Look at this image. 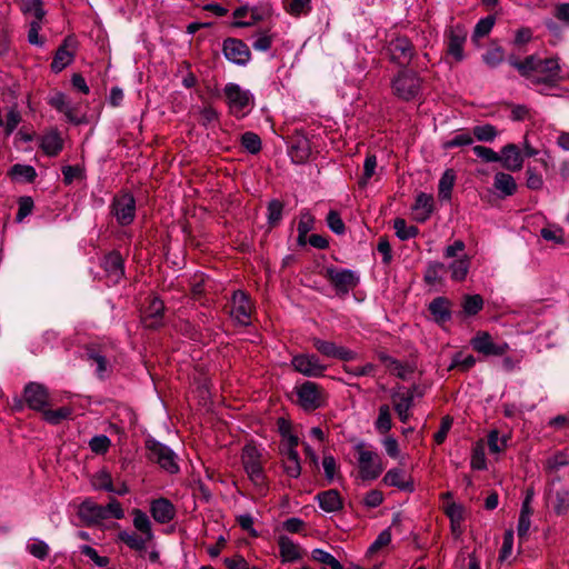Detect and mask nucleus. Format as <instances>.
I'll return each mask as SVG.
<instances>
[{"instance_id":"nucleus-31","label":"nucleus","mask_w":569,"mask_h":569,"mask_svg":"<svg viewBox=\"0 0 569 569\" xmlns=\"http://www.w3.org/2000/svg\"><path fill=\"white\" fill-rule=\"evenodd\" d=\"M79 515L84 520L92 523L106 520L104 506L98 505L90 500H86L80 505Z\"/></svg>"},{"instance_id":"nucleus-45","label":"nucleus","mask_w":569,"mask_h":569,"mask_svg":"<svg viewBox=\"0 0 569 569\" xmlns=\"http://www.w3.org/2000/svg\"><path fill=\"white\" fill-rule=\"evenodd\" d=\"M508 445V437L500 436L499 431L492 430L488 435L489 451L493 455H499L505 451Z\"/></svg>"},{"instance_id":"nucleus-24","label":"nucleus","mask_w":569,"mask_h":569,"mask_svg":"<svg viewBox=\"0 0 569 569\" xmlns=\"http://www.w3.org/2000/svg\"><path fill=\"white\" fill-rule=\"evenodd\" d=\"M101 266L112 283H118L124 276L123 258L118 251L107 253Z\"/></svg>"},{"instance_id":"nucleus-60","label":"nucleus","mask_w":569,"mask_h":569,"mask_svg":"<svg viewBox=\"0 0 569 569\" xmlns=\"http://www.w3.org/2000/svg\"><path fill=\"white\" fill-rule=\"evenodd\" d=\"M472 152L476 157L480 158L482 161L487 163L497 162L498 153L493 149L485 147V146H475L472 147Z\"/></svg>"},{"instance_id":"nucleus-64","label":"nucleus","mask_w":569,"mask_h":569,"mask_svg":"<svg viewBox=\"0 0 569 569\" xmlns=\"http://www.w3.org/2000/svg\"><path fill=\"white\" fill-rule=\"evenodd\" d=\"M8 174L12 178H36L37 172L33 167L27 164H14L9 170Z\"/></svg>"},{"instance_id":"nucleus-11","label":"nucleus","mask_w":569,"mask_h":569,"mask_svg":"<svg viewBox=\"0 0 569 569\" xmlns=\"http://www.w3.org/2000/svg\"><path fill=\"white\" fill-rule=\"evenodd\" d=\"M230 112L238 118H242L246 112L244 109L251 102V96L248 91L242 90L236 83H228L223 89Z\"/></svg>"},{"instance_id":"nucleus-61","label":"nucleus","mask_w":569,"mask_h":569,"mask_svg":"<svg viewBox=\"0 0 569 569\" xmlns=\"http://www.w3.org/2000/svg\"><path fill=\"white\" fill-rule=\"evenodd\" d=\"M28 551L38 559H46L49 555V547L46 542L34 539L27 546Z\"/></svg>"},{"instance_id":"nucleus-14","label":"nucleus","mask_w":569,"mask_h":569,"mask_svg":"<svg viewBox=\"0 0 569 569\" xmlns=\"http://www.w3.org/2000/svg\"><path fill=\"white\" fill-rule=\"evenodd\" d=\"M23 398L26 405L34 411L41 412L44 408L51 406V398L48 389L40 383L30 382L24 387Z\"/></svg>"},{"instance_id":"nucleus-12","label":"nucleus","mask_w":569,"mask_h":569,"mask_svg":"<svg viewBox=\"0 0 569 569\" xmlns=\"http://www.w3.org/2000/svg\"><path fill=\"white\" fill-rule=\"evenodd\" d=\"M327 280L333 286L338 295H347L357 287L359 278L351 270L328 268L326 270Z\"/></svg>"},{"instance_id":"nucleus-6","label":"nucleus","mask_w":569,"mask_h":569,"mask_svg":"<svg viewBox=\"0 0 569 569\" xmlns=\"http://www.w3.org/2000/svg\"><path fill=\"white\" fill-rule=\"evenodd\" d=\"M299 405L307 411H313L326 402L325 390L312 381H306L297 388Z\"/></svg>"},{"instance_id":"nucleus-44","label":"nucleus","mask_w":569,"mask_h":569,"mask_svg":"<svg viewBox=\"0 0 569 569\" xmlns=\"http://www.w3.org/2000/svg\"><path fill=\"white\" fill-rule=\"evenodd\" d=\"M393 230L396 231V236L401 240L412 239L419 232L416 226L407 224L403 219L393 220Z\"/></svg>"},{"instance_id":"nucleus-37","label":"nucleus","mask_w":569,"mask_h":569,"mask_svg":"<svg viewBox=\"0 0 569 569\" xmlns=\"http://www.w3.org/2000/svg\"><path fill=\"white\" fill-rule=\"evenodd\" d=\"M447 267L441 262H431L425 271V281L430 286H436L442 282Z\"/></svg>"},{"instance_id":"nucleus-51","label":"nucleus","mask_w":569,"mask_h":569,"mask_svg":"<svg viewBox=\"0 0 569 569\" xmlns=\"http://www.w3.org/2000/svg\"><path fill=\"white\" fill-rule=\"evenodd\" d=\"M241 146L250 153L256 154L261 150L260 137L251 131L241 136Z\"/></svg>"},{"instance_id":"nucleus-21","label":"nucleus","mask_w":569,"mask_h":569,"mask_svg":"<svg viewBox=\"0 0 569 569\" xmlns=\"http://www.w3.org/2000/svg\"><path fill=\"white\" fill-rule=\"evenodd\" d=\"M312 345L318 352L327 358L339 359L342 361H350L355 358L353 351L346 349L345 347L337 346L332 341L312 338Z\"/></svg>"},{"instance_id":"nucleus-47","label":"nucleus","mask_w":569,"mask_h":569,"mask_svg":"<svg viewBox=\"0 0 569 569\" xmlns=\"http://www.w3.org/2000/svg\"><path fill=\"white\" fill-rule=\"evenodd\" d=\"M505 59V51L502 47L495 46L492 48H489L483 54H482V61L490 68L498 67Z\"/></svg>"},{"instance_id":"nucleus-22","label":"nucleus","mask_w":569,"mask_h":569,"mask_svg":"<svg viewBox=\"0 0 569 569\" xmlns=\"http://www.w3.org/2000/svg\"><path fill=\"white\" fill-rule=\"evenodd\" d=\"M415 54L416 50L409 38L393 34V63L399 64L400 68H409Z\"/></svg>"},{"instance_id":"nucleus-28","label":"nucleus","mask_w":569,"mask_h":569,"mask_svg":"<svg viewBox=\"0 0 569 569\" xmlns=\"http://www.w3.org/2000/svg\"><path fill=\"white\" fill-rule=\"evenodd\" d=\"M466 41V32L459 28L450 29L448 36V54L452 56L457 62L463 60V43Z\"/></svg>"},{"instance_id":"nucleus-49","label":"nucleus","mask_w":569,"mask_h":569,"mask_svg":"<svg viewBox=\"0 0 569 569\" xmlns=\"http://www.w3.org/2000/svg\"><path fill=\"white\" fill-rule=\"evenodd\" d=\"M568 465H569V455L563 451H559L547 459L545 468L548 472H556L560 468L566 467Z\"/></svg>"},{"instance_id":"nucleus-16","label":"nucleus","mask_w":569,"mask_h":569,"mask_svg":"<svg viewBox=\"0 0 569 569\" xmlns=\"http://www.w3.org/2000/svg\"><path fill=\"white\" fill-rule=\"evenodd\" d=\"M521 151L523 154V159L525 158L532 159V161L529 162V164H528L527 178H541L542 177V172L540 170H538L537 164H540L545 169V172L547 174L549 173L548 167H549V158L550 157L546 150H538V149L533 148L527 140H525L523 150H521Z\"/></svg>"},{"instance_id":"nucleus-32","label":"nucleus","mask_w":569,"mask_h":569,"mask_svg":"<svg viewBox=\"0 0 569 569\" xmlns=\"http://www.w3.org/2000/svg\"><path fill=\"white\" fill-rule=\"evenodd\" d=\"M470 269V258L467 254L453 259L447 267V271H450V277L453 281H463Z\"/></svg>"},{"instance_id":"nucleus-13","label":"nucleus","mask_w":569,"mask_h":569,"mask_svg":"<svg viewBox=\"0 0 569 569\" xmlns=\"http://www.w3.org/2000/svg\"><path fill=\"white\" fill-rule=\"evenodd\" d=\"M77 47L78 41L74 36H67L54 53L50 66L51 70L56 73H59L66 67L70 66L74 60Z\"/></svg>"},{"instance_id":"nucleus-42","label":"nucleus","mask_w":569,"mask_h":569,"mask_svg":"<svg viewBox=\"0 0 569 569\" xmlns=\"http://www.w3.org/2000/svg\"><path fill=\"white\" fill-rule=\"evenodd\" d=\"M498 133L497 128L490 123L475 126L472 128L473 139L476 138L478 141L482 142H492L497 138Z\"/></svg>"},{"instance_id":"nucleus-3","label":"nucleus","mask_w":569,"mask_h":569,"mask_svg":"<svg viewBox=\"0 0 569 569\" xmlns=\"http://www.w3.org/2000/svg\"><path fill=\"white\" fill-rule=\"evenodd\" d=\"M147 458L158 463L163 470L169 473L179 471V466L176 461V453L166 445L157 441L153 438H147L144 441Z\"/></svg>"},{"instance_id":"nucleus-5","label":"nucleus","mask_w":569,"mask_h":569,"mask_svg":"<svg viewBox=\"0 0 569 569\" xmlns=\"http://www.w3.org/2000/svg\"><path fill=\"white\" fill-rule=\"evenodd\" d=\"M355 450L358 455L357 459L361 477L363 479L377 478L382 471L379 455L363 442L356 445Z\"/></svg>"},{"instance_id":"nucleus-63","label":"nucleus","mask_w":569,"mask_h":569,"mask_svg":"<svg viewBox=\"0 0 569 569\" xmlns=\"http://www.w3.org/2000/svg\"><path fill=\"white\" fill-rule=\"evenodd\" d=\"M18 212L16 216V220L21 222L27 216L32 212L33 209V200L31 197H20L18 200Z\"/></svg>"},{"instance_id":"nucleus-4","label":"nucleus","mask_w":569,"mask_h":569,"mask_svg":"<svg viewBox=\"0 0 569 569\" xmlns=\"http://www.w3.org/2000/svg\"><path fill=\"white\" fill-rule=\"evenodd\" d=\"M421 80L411 68H401L398 77L393 79V94L409 101L416 99L420 92Z\"/></svg>"},{"instance_id":"nucleus-17","label":"nucleus","mask_w":569,"mask_h":569,"mask_svg":"<svg viewBox=\"0 0 569 569\" xmlns=\"http://www.w3.org/2000/svg\"><path fill=\"white\" fill-rule=\"evenodd\" d=\"M112 212L122 226L130 224L136 214V201L131 193L123 192L113 199Z\"/></svg>"},{"instance_id":"nucleus-33","label":"nucleus","mask_w":569,"mask_h":569,"mask_svg":"<svg viewBox=\"0 0 569 569\" xmlns=\"http://www.w3.org/2000/svg\"><path fill=\"white\" fill-rule=\"evenodd\" d=\"M280 557L284 562H292L301 558L300 548L291 539L280 536L278 539Z\"/></svg>"},{"instance_id":"nucleus-52","label":"nucleus","mask_w":569,"mask_h":569,"mask_svg":"<svg viewBox=\"0 0 569 569\" xmlns=\"http://www.w3.org/2000/svg\"><path fill=\"white\" fill-rule=\"evenodd\" d=\"M92 486L96 489L106 490L109 492L114 490L111 475L106 470H101L92 477Z\"/></svg>"},{"instance_id":"nucleus-59","label":"nucleus","mask_w":569,"mask_h":569,"mask_svg":"<svg viewBox=\"0 0 569 569\" xmlns=\"http://www.w3.org/2000/svg\"><path fill=\"white\" fill-rule=\"evenodd\" d=\"M493 188L498 197L505 198L516 191L517 184L516 180H495Z\"/></svg>"},{"instance_id":"nucleus-26","label":"nucleus","mask_w":569,"mask_h":569,"mask_svg":"<svg viewBox=\"0 0 569 569\" xmlns=\"http://www.w3.org/2000/svg\"><path fill=\"white\" fill-rule=\"evenodd\" d=\"M289 154L293 162L303 163L311 156V144L309 139L300 132L291 137Z\"/></svg>"},{"instance_id":"nucleus-54","label":"nucleus","mask_w":569,"mask_h":569,"mask_svg":"<svg viewBox=\"0 0 569 569\" xmlns=\"http://www.w3.org/2000/svg\"><path fill=\"white\" fill-rule=\"evenodd\" d=\"M376 428L380 433H386L391 429V412L388 405L380 407Z\"/></svg>"},{"instance_id":"nucleus-46","label":"nucleus","mask_w":569,"mask_h":569,"mask_svg":"<svg viewBox=\"0 0 569 569\" xmlns=\"http://www.w3.org/2000/svg\"><path fill=\"white\" fill-rule=\"evenodd\" d=\"M473 142V137L468 131H460L452 138L443 142V149L450 150L453 148L470 146Z\"/></svg>"},{"instance_id":"nucleus-57","label":"nucleus","mask_w":569,"mask_h":569,"mask_svg":"<svg viewBox=\"0 0 569 569\" xmlns=\"http://www.w3.org/2000/svg\"><path fill=\"white\" fill-rule=\"evenodd\" d=\"M23 12L32 13L34 19L31 22H42L46 17L43 2L41 0H31L23 7Z\"/></svg>"},{"instance_id":"nucleus-55","label":"nucleus","mask_w":569,"mask_h":569,"mask_svg":"<svg viewBox=\"0 0 569 569\" xmlns=\"http://www.w3.org/2000/svg\"><path fill=\"white\" fill-rule=\"evenodd\" d=\"M311 557L315 561L329 566L330 569H341V563L331 553L322 549L312 550Z\"/></svg>"},{"instance_id":"nucleus-27","label":"nucleus","mask_w":569,"mask_h":569,"mask_svg":"<svg viewBox=\"0 0 569 569\" xmlns=\"http://www.w3.org/2000/svg\"><path fill=\"white\" fill-rule=\"evenodd\" d=\"M433 197L428 193H419L412 206V214L416 221L425 222L428 220L433 211Z\"/></svg>"},{"instance_id":"nucleus-36","label":"nucleus","mask_w":569,"mask_h":569,"mask_svg":"<svg viewBox=\"0 0 569 569\" xmlns=\"http://www.w3.org/2000/svg\"><path fill=\"white\" fill-rule=\"evenodd\" d=\"M131 513L133 516V527L147 537L148 540H151L153 538V533L151 529V521L147 513L138 508H134Z\"/></svg>"},{"instance_id":"nucleus-43","label":"nucleus","mask_w":569,"mask_h":569,"mask_svg":"<svg viewBox=\"0 0 569 569\" xmlns=\"http://www.w3.org/2000/svg\"><path fill=\"white\" fill-rule=\"evenodd\" d=\"M283 6L289 14L299 17L311 10V0H283Z\"/></svg>"},{"instance_id":"nucleus-19","label":"nucleus","mask_w":569,"mask_h":569,"mask_svg":"<svg viewBox=\"0 0 569 569\" xmlns=\"http://www.w3.org/2000/svg\"><path fill=\"white\" fill-rule=\"evenodd\" d=\"M500 166L509 172H518L523 166V154L516 143H507L498 153Z\"/></svg>"},{"instance_id":"nucleus-29","label":"nucleus","mask_w":569,"mask_h":569,"mask_svg":"<svg viewBox=\"0 0 569 569\" xmlns=\"http://www.w3.org/2000/svg\"><path fill=\"white\" fill-rule=\"evenodd\" d=\"M320 508L326 512H337L342 509L343 502L340 493L336 489L321 491L317 495Z\"/></svg>"},{"instance_id":"nucleus-18","label":"nucleus","mask_w":569,"mask_h":569,"mask_svg":"<svg viewBox=\"0 0 569 569\" xmlns=\"http://www.w3.org/2000/svg\"><path fill=\"white\" fill-rule=\"evenodd\" d=\"M471 347L485 356H503L509 350L507 342L495 343L487 331H479L470 341Z\"/></svg>"},{"instance_id":"nucleus-50","label":"nucleus","mask_w":569,"mask_h":569,"mask_svg":"<svg viewBox=\"0 0 569 569\" xmlns=\"http://www.w3.org/2000/svg\"><path fill=\"white\" fill-rule=\"evenodd\" d=\"M393 488L402 492H412L415 487L411 476L406 471H393Z\"/></svg>"},{"instance_id":"nucleus-53","label":"nucleus","mask_w":569,"mask_h":569,"mask_svg":"<svg viewBox=\"0 0 569 569\" xmlns=\"http://www.w3.org/2000/svg\"><path fill=\"white\" fill-rule=\"evenodd\" d=\"M495 17L493 16H487L485 18H481L475 27L472 39L483 38L488 36L491 31V29L495 26Z\"/></svg>"},{"instance_id":"nucleus-35","label":"nucleus","mask_w":569,"mask_h":569,"mask_svg":"<svg viewBox=\"0 0 569 569\" xmlns=\"http://www.w3.org/2000/svg\"><path fill=\"white\" fill-rule=\"evenodd\" d=\"M282 466L284 472L291 478H298L301 475L299 453L296 449L287 450Z\"/></svg>"},{"instance_id":"nucleus-1","label":"nucleus","mask_w":569,"mask_h":569,"mask_svg":"<svg viewBox=\"0 0 569 569\" xmlns=\"http://www.w3.org/2000/svg\"><path fill=\"white\" fill-rule=\"evenodd\" d=\"M393 376H397L403 381L402 386L397 388L393 392V410L397 412L399 419L406 423L410 417V408L416 398L422 396V391L416 385V368L411 365L401 366L393 361Z\"/></svg>"},{"instance_id":"nucleus-9","label":"nucleus","mask_w":569,"mask_h":569,"mask_svg":"<svg viewBox=\"0 0 569 569\" xmlns=\"http://www.w3.org/2000/svg\"><path fill=\"white\" fill-rule=\"evenodd\" d=\"M253 305L249 296L241 291H234L229 303L230 317L241 326H248L251 322Z\"/></svg>"},{"instance_id":"nucleus-38","label":"nucleus","mask_w":569,"mask_h":569,"mask_svg":"<svg viewBox=\"0 0 569 569\" xmlns=\"http://www.w3.org/2000/svg\"><path fill=\"white\" fill-rule=\"evenodd\" d=\"M43 420L51 425H58L61 421L70 418L72 409L70 407H60L58 409H51L50 406L41 411Z\"/></svg>"},{"instance_id":"nucleus-56","label":"nucleus","mask_w":569,"mask_h":569,"mask_svg":"<svg viewBox=\"0 0 569 569\" xmlns=\"http://www.w3.org/2000/svg\"><path fill=\"white\" fill-rule=\"evenodd\" d=\"M471 467L476 470H485L487 468L485 446L478 442L472 449Z\"/></svg>"},{"instance_id":"nucleus-10","label":"nucleus","mask_w":569,"mask_h":569,"mask_svg":"<svg viewBox=\"0 0 569 569\" xmlns=\"http://www.w3.org/2000/svg\"><path fill=\"white\" fill-rule=\"evenodd\" d=\"M538 72L541 76L532 78V84L535 86L545 84L549 88H556L562 80L560 76L561 67L559 59L556 57L541 59Z\"/></svg>"},{"instance_id":"nucleus-23","label":"nucleus","mask_w":569,"mask_h":569,"mask_svg":"<svg viewBox=\"0 0 569 569\" xmlns=\"http://www.w3.org/2000/svg\"><path fill=\"white\" fill-rule=\"evenodd\" d=\"M164 303L157 297L149 300V305L141 313V321L146 328L156 329L163 322Z\"/></svg>"},{"instance_id":"nucleus-20","label":"nucleus","mask_w":569,"mask_h":569,"mask_svg":"<svg viewBox=\"0 0 569 569\" xmlns=\"http://www.w3.org/2000/svg\"><path fill=\"white\" fill-rule=\"evenodd\" d=\"M223 53L224 57L237 64H246L251 57L249 47L239 39L228 38L223 41Z\"/></svg>"},{"instance_id":"nucleus-48","label":"nucleus","mask_w":569,"mask_h":569,"mask_svg":"<svg viewBox=\"0 0 569 569\" xmlns=\"http://www.w3.org/2000/svg\"><path fill=\"white\" fill-rule=\"evenodd\" d=\"M483 307V299L480 295H468L463 298L462 308L466 315H477Z\"/></svg>"},{"instance_id":"nucleus-30","label":"nucleus","mask_w":569,"mask_h":569,"mask_svg":"<svg viewBox=\"0 0 569 569\" xmlns=\"http://www.w3.org/2000/svg\"><path fill=\"white\" fill-rule=\"evenodd\" d=\"M40 148L47 156H57L63 148V140L58 130L44 133L40 139Z\"/></svg>"},{"instance_id":"nucleus-40","label":"nucleus","mask_w":569,"mask_h":569,"mask_svg":"<svg viewBox=\"0 0 569 569\" xmlns=\"http://www.w3.org/2000/svg\"><path fill=\"white\" fill-rule=\"evenodd\" d=\"M540 62L541 58H539L537 54L527 56L522 60V66H519V74L530 80V82L532 83V78L536 77L533 73L538 72Z\"/></svg>"},{"instance_id":"nucleus-25","label":"nucleus","mask_w":569,"mask_h":569,"mask_svg":"<svg viewBox=\"0 0 569 569\" xmlns=\"http://www.w3.org/2000/svg\"><path fill=\"white\" fill-rule=\"evenodd\" d=\"M150 513L156 522L164 525L176 517V507L167 498L153 499L150 502Z\"/></svg>"},{"instance_id":"nucleus-62","label":"nucleus","mask_w":569,"mask_h":569,"mask_svg":"<svg viewBox=\"0 0 569 569\" xmlns=\"http://www.w3.org/2000/svg\"><path fill=\"white\" fill-rule=\"evenodd\" d=\"M283 204L279 200H271L268 206V221L271 226H276L282 216Z\"/></svg>"},{"instance_id":"nucleus-7","label":"nucleus","mask_w":569,"mask_h":569,"mask_svg":"<svg viewBox=\"0 0 569 569\" xmlns=\"http://www.w3.org/2000/svg\"><path fill=\"white\" fill-rule=\"evenodd\" d=\"M112 353V346L107 343H89L84 347L83 358L97 365L96 372L99 378H103L110 369L109 358Z\"/></svg>"},{"instance_id":"nucleus-15","label":"nucleus","mask_w":569,"mask_h":569,"mask_svg":"<svg viewBox=\"0 0 569 569\" xmlns=\"http://www.w3.org/2000/svg\"><path fill=\"white\" fill-rule=\"evenodd\" d=\"M291 365L296 371L307 377H322L327 370V366L313 353L297 355L292 358Z\"/></svg>"},{"instance_id":"nucleus-8","label":"nucleus","mask_w":569,"mask_h":569,"mask_svg":"<svg viewBox=\"0 0 569 569\" xmlns=\"http://www.w3.org/2000/svg\"><path fill=\"white\" fill-rule=\"evenodd\" d=\"M391 543L390 528L380 532L366 552V560L373 565V569H381L389 557V545Z\"/></svg>"},{"instance_id":"nucleus-58","label":"nucleus","mask_w":569,"mask_h":569,"mask_svg":"<svg viewBox=\"0 0 569 569\" xmlns=\"http://www.w3.org/2000/svg\"><path fill=\"white\" fill-rule=\"evenodd\" d=\"M110 445V439L104 435L96 436L89 442L91 451L97 455H104L109 450Z\"/></svg>"},{"instance_id":"nucleus-39","label":"nucleus","mask_w":569,"mask_h":569,"mask_svg":"<svg viewBox=\"0 0 569 569\" xmlns=\"http://www.w3.org/2000/svg\"><path fill=\"white\" fill-rule=\"evenodd\" d=\"M119 539L130 549L136 551H144L147 548V542L149 541L147 537H142L136 532L128 531H121L119 533Z\"/></svg>"},{"instance_id":"nucleus-41","label":"nucleus","mask_w":569,"mask_h":569,"mask_svg":"<svg viewBox=\"0 0 569 569\" xmlns=\"http://www.w3.org/2000/svg\"><path fill=\"white\" fill-rule=\"evenodd\" d=\"M550 503L557 515H563L569 508V492L561 488L550 496Z\"/></svg>"},{"instance_id":"nucleus-34","label":"nucleus","mask_w":569,"mask_h":569,"mask_svg":"<svg viewBox=\"0 0 569 569\" xmlns=\"http://www.w3.org/2000/svg\"><path fill=\"white\" fill-rule=\"evenodd\" d=\"M429 311L437 322L443 323L451 317L450 301L447 298L438 297L430 302Z\"/></svg>"},{"instance_id":"nucleus-2","label":"nucleus","mask_w":569,"mask_h":569,"mask_svg":"<svg viewBox=\"0 0 569 569\" xmlns=\"http://www.w3.org/2000/svg\"><path fill=\"white\" fill-rule=\"evenodd\" d=\"M241 462L243 469L260 496H264L269 489L268 478L264 472L266 460L260 450L248 443L243 447L241 452Z\"/></svg>"}]
</instances>
